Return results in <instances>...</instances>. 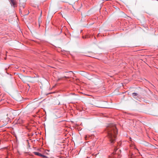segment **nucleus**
I'll return each mask as SVG.
<instances>
[{
    "label": "nucleus",
    "instance_id": "obj_1",
    "mask_svg": "<svg viewBox=\"0 0 158 158\" xmlns=\"http://www.w3.org/2000/svg\"><path fill=\"white\" fill-rule=\"evenodd\" d=\"M108 133V137L110 143H113L115 141L118 131L114 124L109 125L106 129Z\"/></svg>",
    "mask_w": 158,
    "mask_h": 158
},
{
    "label": "nucleus",
    "instance_id": "obj_2",
    "mask_svg": "<svg viewBox=\"0 0 158 158\" xmlns=\"http://www.w3.org/2000/svg\"><path fill=\"white\" fill-rule=\"evenodd\" d=\"M34 154H35V155H37L39 156H41L43 158H45L46 157V156L42 155L39 152H33Z\"/></svg>",
    "mask_w": 158,
    "mask_h": 158
},
{
    "label": "nucleus",
    "instance_id": "obj_3",
    "mask_svg": "<svg viewBox=\"0 0 158 158\" xmlns=\"http://www.w3.org/2000/svg\"><path fill=\"white\" fill-rule=\"evenodd\" d=\"M9 1L11 5L15 7L16 5V2L15 0H9Z\"/></svg>",
    "mask_w": 158,
    "mask_h": 158
},
{
    "label": "nucleus",
    "instance_id": "obj_4",
    "mask_svg": "<svg viewBox=\"0 0 158 158\" xmlns=\"http://www.w3.org/2000/svg\"><path fill=\"white\" fill-rule=\"evenodd\" d=\"M132 96H133V97L134 98H135V97L136 96H137L138 95V94L137 93H133L132 94Z\"/></svg>",
    "mask_w": 158,
    "mask_h": 158
},
{
    "label": "nucleus",
    "instance_id": "obj_5",
    "mask_svg": "<svg viewBox=\"0 0 158 158\" xmlns=\"http://www.w3.org/2000/svg\"><path fill=\"white\" fill-rule=\"evenodd\" d=\"M96 106L97 107H100V108H106L104 106H103V105H98L97 106Z\"/></svg>",
    "mask_w": 158,
    "mask_h": 158
},
{
    "label": "nucleus",
    "instance_id": "obj_6",
    "mask_svg": "<svg viewBox=\"0 0 158 158\" xmlns=\"http://www.w3.org/2000/svg\"><path fill=\"white\" fill-rule=\"evenodd\" d=\"M134 149H137L136 148V147H135V146H134Z\"/></svg>",
    "mask_w": 158,
    "mask_h": 158
},
{
    "label": "nucleus",
    "instance_id": "obj_7",
    "mask_svg": "<svg viewBox=\"0 0 158 158\" xmlns=\"http://www.w3.org/2000/svg\"><path fill=\"white\" fill-rule=\"evenodd\" d=\"M42 13V12L41 11V14H40L41 16V15Z\"/></svg>",
    "mask_w": 158,
    "mask_h": 158
},
{
    "label": "nucleus",
    "instance_id": "obj_8",
    "mask_svg": "<svg viewBox=\"0 0 158 158\" xmlns=\"http://www.w3.org/2000/svg\"><path fill=\"white\" fill-rule=\"evenodd\" d=\"M130 139H131V137H130ZM130 140H131V139H130Z\"/></svg>",
    "mask_w": 158,
    "mask_h": 158
}]
</instances>
